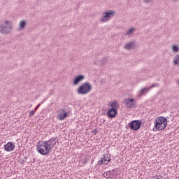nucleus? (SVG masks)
<instances>
[{
  "mask_svg": "<svg viewBox=\"0 0 179 179\" xmlns=\"http://www.w3.org/2000/svg\"><path fill=\"white\" fill-rule=\"evenodd\" d=\"M154 127L157 131H163L167 127V118L163 116L157 117Z\"/></svg>",
  "mask_w": 179,
  "mask_h": 179,
  "instance_id": "1",
  "label": "nucleus"
},
{
  "mask_svg": "<svg viewBox=\"0 0 179 179\" xmlns=\"http://www.w3.org/2000/svg\"><path fill=\"white\" fill-rule=\"evenodd\" d=\"M36 150L40 153V155H43V156H47L50 155V149L46 145L44 141L39 142L38 144L36 145Z\"/></svg>",
  "mask_w": 179,
  "mask_h": 179,
  "instance_id": "2",
  "label": "nucleus"
},
{
  "mask_svg": "<svg viewBox=\"0 0 179 179\" xmlns=\"http://www.w3.org/2000/svg\"><path fill=\"white\" fill-rule=\"evenodd\" d=\"M92 90L90 83L85 82L83 83L77 90L78 94H87Z\"/></svg>",
  "mask_w": 179,
  "mask_h": 179,
  "instance_id": "3",
  "label": "nucleus"
},
{
  "mask_svg": "<svg viewBox=\"0 0 179 179\" xmlns=\"http://www.w3.org/2000/svg\"><path fill=\"white\" fill-rule=\"evenodd\" d=\"M12 22L6 20L3 22L1 26V33L3 34H9L12 31Z\"/></svg>",
  "mask_w": 179,
  "mask_h": 179,
  "instance_id": "4",
  "label": "nucleus"
},
{
  "mask_svg": "<svg viewBox=\"0 0 179 179\" xmlns=\"http://www.w3.org/2000/svg\"><path fill=\"white\" fill-rule=\"evenodd\" d=\"M114 15H115V11L111 10H107L106 12L103 13V16L100 18V22H101L102 23H106V22H108V20H110V18L113 17Z\"/></svg>",
  "mask_w": 179,
  "mask_h": 179,
  "instance_id": "5",
  "label": "nucleus"
},
{
  "mask_svg": "<svg viewBox=\"0 0 179 179\" xmlns=\"http://www.w3.org/2000/svg\"><path fill=\"white\" fill-rule=\"evenodd\" d=\"M71 111H72V109L71 108H68L67 109H60L59 112L63 113H59L57 116V118H59L60 121H63V120H65V118L68 117V113H71Z\"/></svg>",
  "mask_w": 179,
  "mask_h": 179,
  "instance_id": "6",
  "label": "nucleus"
},
{
  "mask_svg": "<svg viewBox=\"0 0 179 179\" xmlns=\"http://www.w3.org/2000/svg\"><path fill=\"white\" fill-rule=\"evenodd\" d=\"M142 125V122L141 120H133L129 123V127L132 131H138L140 129Z\"/></svg>",
  "mask_w": 179,
  "mask_h": 179,
  "instance_id": "7",
  "label": "nucleus"
},
{
  "mask_svg": "<svg viewBox=\"0 0 179 179\" xmlns=\"http://www.w3.org/2000/svg\"><path fill=\"white\" fill-rule=\"evenodd\" d=\"M57 137H52L50 139L43 141L50 150L57 145Z\"/></svg>",
  "mask_w": 179,
  "mask_h": 179,
  "instance_id": "8",
  "label": "nucleus"
},
{
  "mask_svg": "<svg viewBox=\"0 0 179 179\" xmlns=\"http://www.w3.org/2000/svg\"><path fill=\"white\" fill-rule=\"evenodd\" d=\"M134 99H124L125 106L127 108H135Z\"/></svg>",
  "mask_w": 179,
  "mask_h": 179,
  "instance_id": "9",
  "label": "nucleus"
},
{
  "mask_svg": "<svg viewBox=\"0 0 179 179\" xmlns=\"http://www.w3.org/2000/svg\"><path fill=\"white\" fill-rule=\"evenodd\" d=\"M15 148H16V146L13 142H8L3 146V149L6 152H12L13 150H15Z\"/></svg>",
  "mask_w": 179,
  "mask_h": 179,
  "instance_id": "10",
  "label": "nucleus"
},
{
  "mask_svg": "<svg viewBox=\"0 0 179 179\" xmlns=\"http://www.w3.org/2000/svg\"><path fill=\"white\" fill-rule=\"evenodd\" d=\"M117 114L118 111L115 108H110L107 111V115L109 118H115Z\"/></svg>",
  "mask_w": 179,
  "mask_h": 179,
  "instance_id": "11",
  "label": "nucleus"
},
{
  "mask_svg": "<svg viewBox=\"0 0 179 179\" xmlns=\"http://www.w3.org/2000/svg\"><path fill=\"white\" fill-rule=\"evenodd\" d=\"M83 79H85V76H83V75L77 76L74 78V80H73L74 86H76V85H78V83H79L80 82H82V80H83Z\"/></svg>",
  "mask_w": 179,
  "mask_h": 179,
  "instance_id": "12",
  "label": "nucleus"
},
{
  "mask_svg": "<svg viewBox=\"0 0 179 179\" xmlns=\"http://www.w3.org/2000/svg\"><path fill=\"white\" fill-rule=\"evenodd\" d=\"M124 48L126 50H132L135 48V43L134 42H129L125 46Z\"/></svg>",
  "mask_w": 179,
  "mask_h": 179,
  "instance_id": "13",
  "label": "nucleus"
},
{
  "mask_svg": "<svg viewBox=\"0 0 179 179\" xmlns=\"http://www.w3.org/2000/svg\"><path fill=\"white\" fill-rule=\"evenodd\" d=\"M148 92H149V88L144 87L139 91V94L140 96H145V94H146V93H148Z\"/></svg>",
  "mask_w": 179,
  "mask_h": 179,
  "instance_id": "14",
  "label": "nucleus"
},
{
  "mask_svg": "<svg viewBox=\"0 0 179 179\" xmlns=\"http://www.w3.org/2000/svg\"><path fill=\"white\" fill-rule=\"evenodd\" d=\"M103 160V163L104 164H108V163H110L111 162V158L110 157V156H108V155H103V157L102 158Z\"/></svg>",
  "mask_w": 179,
  "mask_h": 179,
  "instance_id": "15",
  "label": "nucleus"
},
{
  "mask_svg": "<svg viewBox=\"0 0 179 179\" xmlns=\"http://www.w3.org/2000/svg\"><path fill=\"white\" fill-rule=\"evenodd\" d=\"M173 61L174 66H179V54L173 57Z\"/></svg>",
  "mask_w": 179,
  "mask_h": 179,
  "instance_id": "16",
  "label": "nucleus"
},
{
  "mask_svg": "<svg viewBox=\"0 0 179 179\" xmlns=\"http://www.w3.org/2000/svg\"><path fill=\"white\" fill-rule=\"evenodd\" d=\"M27 23L26 21L24 20H22L20 22V29L21 30H23V29H24V27L26 26Z\"/></svg>",
  "mask_w": 179,
  "mask_h": 179,
  "instance_id": "17",
  "label": "nucleus"
},
{
  "mask_svg": "<svg viewBox=\"0 0 179 179\" xmlns=\"http://www.w3.org/2000/svg\"><path fill=\"white\" fill-rule=\"evenodd\" d=\"M110 106L111 108H115V110L118 108V103L117 101H114L113 103H111Z\"/></svg>",
  "mask_w": 179,
  "mask_h": 179,
  "instance_id": "18",
  "label": "nucleus"
},
{
  "mask_svg": "<svg viewBox=\"0 0 179 179\" xmlns=\"http://www.w3.org/2000/svg\"><path fill=\"white\" fill-rule=\"evenodd\" d=\"M159 86H160V84H159L158 83H153L151 86H150L148 89L149 90H150V89H153L155 87H159Z\"/></svg>",
  "mask_w": 179,
  "mask_h": 179,
  "instance_id": "19",
  "label": "nucleus"
},
{
  "mask_svg": "<svg viewBox=\"0 0 179 179\" xmlns=\"http://www.w3.org/2000/svg\"><path fill=\"white\" fill-rule=\"evenodd\" d=\"M134 30H135V28H134V27L129 29L128 31H127L126 34L127 36H131V34H132V31H134Z\"/></svg>",
  "mask_w": 179,
  "mask_h": 179,
  "instance_id": "20",
  "label": "nucleus"
},
{
  "mask_svg": "<svg viewBox=\"0 0 179 179\" xmlns=\"http://www.w3.org/2000/svg\"><path fill=\"white\" fill-rule=\"evenodd\" d=\"M172 50L173 51V52H178V50H179L178 46L173 45L172 46Z\"/></svg>",
  "mask_w": 179,
  "mask_h": 179,
  "instance_id": "21",
  "label": "nucleus"
},
{
  "mask_svg": "<svg viewBox=\"0 0 179 179\" xmlns=\"http://www.w3.org/2000/svg\"><path fill=\"white\" fill-rule=\"evenodd\" d=\"M106 174V176H105V178H110V176H111V171H108L105 173Z\"/></svg>",
  "mask_w": 179,
  "mask_h": 179,
  "instance_id": "22",
  "label": "nucleus"
},
{
  "mask_svg": "<svg viewBox=\"0 0 179 179\" xmlns=\"http://www.w3.org/2000/svg\"><path fill=\"white\" fill-rule=\"evenodd\" d=\"M97 164L99 166H103V164H104V159H103V158H101V160L98 161Z\"/></svg>",
  "mask_w": 179,
  "mask_h": 179,
  "instance_id": "23",
  "label": "nucleus"
},
{
  "mask_svg": "<svg viewBox=\"0 0 179 179\" xmlns=\"http://www.w3.org/2000/svg\"><path fill=\"white\" fill-rule=\"evenodd\" d=\"M163 176H155L153 177V179H162Z\"/></svg>",
  "mask_w": 179,
  "mask_h": 179,
  "instance_id": "24",
  "label": "nucleus"
},
{
  "mask_svg": "<svg viewBox=\"0 0 179 179\" xmlns=\"http://www.w3.org/2000/svg\"><path fill=\"white\" fill-rule=\"evenodd\" d=\"M34 110H31L29 115V117H33V115H34Z\"/></svg>",
  "mask_w": 179,
  "mask_h": 179,
  "instance_id": "25",
  "label": "nucleus"
},
{
  "mask_svg": "<svg viewBox=\"0 0 179 179\" xmlns=\"http://www.w3.org/2000/svg\"><path fill=\"white\" fill-rule=\"evenodd\" d=\"M40 106H41V103L38 104V105L35 107L34 110L36 111V110H38V108H40Z\"/></svg>",
  "mask_w": 179,
  "mask_h": 179,
  "instance_id": "26",
  "label": "nucleus"
},
{
  "mask_svg": "<svg viewBox=\"0 0 179 179\" xmlns=\"http://www.w3.org/2000/svg\"><path fill=\"white\" fill-rule=\"evenodd\" d=\"M152 1L154 0H144V2H145V3H150V2H152Z\"/></svg>",
  "mask_w": 179,
  "mask_h": 179,
  "instance_id": "27",
  "label": "nucleus"
},
{
  "mask_svg": "<svg viewBox=\"0 0 179 179\" xmlns=\"http://www.w3.org/2000/svg\"><path fill=\"white\" fill-rule=\"evenodd\" d=\"M97 132V129H94V130H92V134H93V135H96V133Z\"/></svg>",
  "mask_w": 179,
  "mask_h": 179,
  "instance_id": "28",
  "label": "nucleus"
},
{
  "mask_svg": "<svg viewBox=\"0 0 179 179\" xmlns=\"http://www.w3.org/2000/svg\"><path fill=\"white\" fill-rule=\"evenodd\" d=\"M107 61V57L103 58V62H106Z\"/></svg>",
  "mask_w": 179,
  "mask_h": 179,
  "instance_id": "29",
  "label": "nucleus"
},
{
  "mask_svg": "<svg viewBox=\"0 0 179 179\" xmlns=\"http://www.w3.org/2000/svg\"><path fill=\"white\" fill-rule=\"evenodd\" d=\"M103 177H107V176H106V173L103 174Z\"/></svg>",
  "mask_w": 179,
  "mask_h": 179,
  "instance_id": "30",
  "label": "nucleus"
},
{
  "mask_svg": "<svg viewBox=\"0 0 179 179\" xmlns=\"http://www.w3.org/2000/svg\"><path fill=\"white\" fill-rule=\"evenodd\" d=\"M177 85H179V80H177Z\"/></svg>",
  "mask_w": 179,
  "mask_h": 179,
  "instance_id": "31",
  "label": "nucleus"
},
{
  "mask_svg": "<svg viewBox=\"0 0 179 179\" xmlns=\"http://www.w3.org/2000/svg\"><path fill=\"white\" fill-rule=\"evenodd\" d=\"M102 122H106V120H103Z\"/></svg>",
  "mask_w": 179,
  "mask_h": 179,
  "instance_id": "32",
  "label": "nucleus"
},
{
  "mask_svg": "<svg viewBox=\"0 0 179 179\" xmlns=\"http://www.w3.org/2000/svg\"><path fill=\"white\" fill-rule=\"evenodd\" d=\"M173 1H178V0H173Z\"/></svg>",
  "mask_w": 179,
  "mask_h": 179,
  "instance_id": "33",
  "label": "nucleus"
},
{
  "mask_svg": "<svg viewBox=\"0 0 179 179\" xmlns=\"http://www.w3.org/2000/svg\"><path fill=\"white\" fill-rule=\"evenodd\" d=\"M152 179H153V178H152Z\"/></svg>",
  "mask_w": 179,
  "mask_h": 179,
  "instance_id": "34",
  "label": "nucleus"
}]
</instances>
